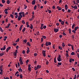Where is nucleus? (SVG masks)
Here are the masks:
<instances>
[{"label": "nucleus", "mask_w": 79, "mask_h": 79, "mask_svg": "<svg viewBox=\"0 0 79 79\" xmlns=\"http://www.w3.org/2000/svg\"><path fill=\"white\" fill-rule=\"evenodd\" d=\"M19 15L18 16V21H20L21 19V18L23 17V15H21V13H19Z\"/></svg>", "instance_id": "obj_1"}, {"label": "nucleus", "mask_w": 79, "mask_h": 79, "mask_svg": "<svg viewBox=\"0 0 79 79\" xmlns=\"http://www.w3.org/2000/svg\"><path fill=\"white\" fill-rule=\"evenodd\" d=\"M41 65H37L36 67L35 66L34 68L35 70H37L38 69H40L41 68Z\"/></svg>", "instance_id": "obj_2"}, {"label": "nucleus", "mask_w": 79, "mask_h": 79, "mask_svg": "<svg viewBox=\"0 0 79 79\" xmlns=\"http://www.w3.org/2000/svg\"><path fill=\"white\" fill-rule=\"evenodd\" d=\"M57 59L58 61L59 62H60L61 61H62L61 58V56H60V55H59V56L57 57Z\"/></svg>", "instance_id": "obj_3"}, {"label": "nucleus", "mask_w": 79, "mask_h": 79, "mask_svg": "<svg viewBox=\"0 0 79 79\" xmlns=\"http://www.w3.org/2000/svg\"><path fill=\"white\" fill-rule=\"evenodd\" d=\"M71 7L73 8H74L75 10H77V6L75 5L74 6H73L72 5L71 6Z\"/></svg>", "instance_id": "obj_4"}, {"label": "nucleus", "mask_w": 79, "mask_h": 79, "mask_svg": "<svg viewBox=\"0 0 79 79\" xmlns=\"http://www.w3.org/2000/svg\"><path fill=\"white\" fill-rule=\"evenodd\" d=\"M17 53H18V50H16L14 53V55L15 56H16L17 55Z\"/></svg>", "instance_id": "obj_5"}, {"label": "nucleus", "mask_w": 79, "mask_h": 79, "mask_svg": "<svg viewBox=\"0 0 79 79\" xmlns=\"http://www.w3.org/2000/svg\"><path fill=\"white\" fill-rule=\"evenodd\" d=\"M42 54L43 56H44V57H45V56H46L45 55V51H43L42 52Z\"/></svg>", "instance_id": "obj_6"}, {"label": "nucleus", "mask_w": 79, "mask_h": 79, "mask_svg": "<svg viewBox=\"0 0 79 79\" xmlns=\"http://www.w3.org/2000/svg\"><path fill=\"white\" fill-rule=\"evenodd\" d=\"M10 49H11V47H8V48H7L6 49V52H8L9 50H10Z\"/></svg>", "instance_id": "obj_7"}, {"label": "nucleus", "mask_w": 79, "mask_h": 79, "mask_svg": "<svg viewBox=\"0 0 79 79\" xmlns=\"http://www.w3.org/2000/svg\"><path fill=\"white\" fill-rule=\"evenodd\" d=\"M6 49V46H4L3 48H2L1 49V50H2V51H3V50H5Z\"/></svg>", "instance_id": "obj_8"}, {"label": "nucleus", "mask_w": 79, "mask_h": 79, "mask_svg": "<svg viewBox=\"0 0 79 79\" xmlns=\"http://www.w3.org/2000/svg\"><path fill=\"white\" fill-rule=\"evenodd\" d=\"M19 13H21V15L22 14L23 17H24V16H26V15H25V14H24V12H21Z\"/></svg>", "instance_id": "obj_9"}, {"label": "nucleus", "mask_w": 79, "mask_h": 79, "mask_svg": "<svg viewBox=\"0 0 79 79\" xmlns=\"http://www.w3.org/2000/svg\"><path fill=\"white\" fill-rule=\"evenodd\" d=\"M8 9H5L4 10V11L6 14H8Z\"/></svg>", "instance_id": "obj_10"}, {"label": "nucleus", "mask_w": 79, "mask_h": 79, "mask_svg": "<svg viewBox=\"0 0 79 79\" xmlns=\"http://www.w3.org/2000/svg\"><path fill=\"white\" fill-rule=\"evenodd\" d=\"M54 31L56 33V32H58V29H57L54 28Z\"/></svg>", "instance_id": "obj_11"}, {"label": "nucleus", "mask_w": 79, "mask_h": 79, "mask_svg": "<svg viewBox=\"0 0 79 79\" xmlns=\"http://www.w3.org/2000/svg\"><path fill=\"white\" fill-rule=\"evenodd\" d=\"M32 5H35V0H33L31 2Z\"/></svg>", "instance_id": "obj_12"}, {"label": "nucleus", "mask_w": 79, "mask_h": 79, "mask_svg": "<svg viewBox=\"0 0 79 79\" xmlns=\"http://www.w3.org/2000/svg\"><path fill=\"white\" fill-rule=\"evenodd\" d=\"M57 9H58V10L59 11H60V10H61V8L59 6H57Z\"/></svg>", "instance_id": "obj_13"}, {"label": "nucleus", "mask_w": 79, "mask_h": 79, "mask_svg": "<svg viewBox=\"0 0 79 79\" xmlns=\"http://www.w3.org/2000/svg\"><path fill=\"white\" fill-rule=\"evenodd\" d=\"M65 10H68V5H67V4H66L65 5Z\"/></svg>", "instance_id": "obj_14"}, {"label": "nucleus", "mask_w": 79, "mask_h": 79, "mask_svg": "<svg viewBox=\"0 0 79 79\" xmlns=\"http://www.w3.org/2000/svg\"><path fill=\"white\" fill-rule=\"evenodd\" d=\"M30 25L31 26L29 27V28H30L31 29H33V26L32 24H31Z\"/></svg>", "instance_id": "obj_15"}, {"label": "nucleus", "mask_w": 79, "mask_h": 79, "mask_svg": "<svg viewBox=\"0 0 79 79\" xmlns=\"http://www.w3.org/2000/svg\"><path fill=\"white\" fill-rule=\"evenodd\" d=\"M77 29H79V27H75L74 28V30L75 31H76Z\"/></svg>", "instance_id": "obj_16"}, {"label": "nucleus", "mask_w": 79, "mask_h": 79, "mask_svg": "<svg viewBox=\"0 0 79 79\" xmlns=\"http://www.w3.org/2000/svg\"><path fill=\"white\" fill-rule=\"evenodd\" d=\"M19 72H22V71H23V69L21 68V67H19Z\"/></svg>", "instance_id": "obj_17"}, {"label": "nucleus", "mask_w": 79, "mask_h": 79, "mask_svg": "<svg viewBox=\"0 0 79 79\" xmlns=\"http://www.w3.org/2000/svg\"><path fill=\"white\" fill-rule=\"evenodd\" d=\"M23 61V59L22 58V57H20L19 59V61Z\"/></svg>", "instance_id": "obj_18"}, {"label": "nucleus", "mask_w": 79, "mask_h": 79, "mask_svg": "<svg viewBox=\"0 0 79 79\" xmlns=\"http://www.w3.org/2000/svg\"><path fill=\"white\" fill-rule=\"evenodd\" d=\"M6 39H7V36H5L4 37V38L3 39L4 41H6Z\"/></svg>", "instance_id": "obj_19"}, {"label": "nucleus", "mask_w": 79, "mask_h": 79, "mask_svg": "<svg viewBox=\"0 0 79 79\" xmlns=\"http://www.w3.org/2000/svg\"><path fill=\"white\" fill-rule=\"evenodd\" d=\"M46 64H48L49 63V62L48 61V60H47V59H46Z\"/></svg>", "instance_id": "obj_20"}, {"label": "nucleus", "mask_w": 79, "mask_h": 79, "mask_svg": "<svg viewBox=\"0 0 79 79\" xmlns=\"http://www.w3.org/2000/svg\"><path fill=\"white\" fill-rule=\"evenodd\" d=\"M27 45L29 46V47H31V44H30V43H29V42H27Z\"/></svg>", "instance_id": "obj_21"}, {"label": "nucleus", "mask_w": 79, "mask_h": 79, "mask_svg": "<svg viewBox=\"0 0 79 79\" xmlns=\"http://www.w3.org/2000/svg\"><path fill=\"white\" fill-rule=\"evenodd\" d=\"M60 24H61L62 25H64V21H62L61 22H60Z\"/></svg>", "instance_id": "obj_22"}, {"label": "nucleus", "mask_w": 79, "mask_h": 79, "mask_svg": "<svg viewBox=\"0 0 79 79\" xmlns=\"http://www.w3.org/2000/svg\"><path fill=\"white\" fill-rule=\"evenodd\" d=\"M23 25H22L19 28V30L21 31V29H22V27H23Z\"/></svg>", "instance_id": "obj_23"}, {"label": "nucleus", "mask_w": 79, "mask_h": 79, "mask_svg": "<svg viewBox=\"0 0 79 79\" xmlns=\"http://www.w3.org/2000/svg\"><path fill=\"white\" fill-rule=\"evenodd\" d=\"M3 68V66H1L0 67V71H3V70H2V68Z\"/></svg>", "instance_id": "obj_24"}, {"label": "nucleus", "mask_w": 79, "mask_h": 79, "mask_svg": "<svg viewBox=\"0 0 79 79\" xmlns=\"http://www.w3.org/2000/svg\"><path fill=\"white\" fill-rule=\"evenodd\" d=\"M23 42L24 43H25V44H26V43H27V40H24L23 41Z\"/></svg>", "instance_id": "obj_25"}, {"label": "nucleus", "mask_w": 79, "mask_h": 79, "mask_svg": "<svg viewBox=\"0 0 79 79\" xmlns=\"http://www.w3.org/2000/svg\"><path fill=\"white\" fill-rule=\"evenodd\" d=\"M69 33L70 34H71V29H69Z\"/></svg>", "instance_id": "obj_26"}, {"label": "nucleus", "mask_w": 79, "mask_h": 79, "mask_svg": "<svg viewBox=\"0 0 79 79\" xmlns=\"http://www.w3.org/2000/svg\"><path fill=\"white\" fill-rule=\"evenodd\" d=\"M47 10L48 11V12L49 13H52V11L50 10H49V9H47Z\"/></svg>", "instance_id": "obj_27"}, {"label": "nucleus", "mask_w": 79, "mask_h": 79, "mask_svg": "<svg viewBox=\"0 0 79 79\" xmlns=\"http://www.w3.org/2000/svg\"><path fill=\"white\" fill-rule=\"evenodd\" d=\"M19 41V38H18L17 40L15 41V42H18Z\"/></svg>", "instance_id": "obj_28"}, {"label": "nucleus", "mask_w": 79, "mask_h": 79, "mask_svg": "<svg viewBox=\"0 0 79 79\" xmlns=\"http://www.w3.org/2000/svg\"><path fill=\"white\" fill-rule=\"evenodd\" d=\"M62 64V63L61 62H58V64L59 65V66H60V65H61Z\"/></svg>", "instance_id": "obj_29"}, {"label": "nucleus", "mask_w": 79, "mask_h": 79, "mask_svg": "<svg viewBox=\"0 0 79 79\" xmlns=\"http://www.w3.org/2000/svg\"><path fill=\"white\" fill-rule=\"evenodd\" d=\"M20 64H23V61H19Z\"/></svg>", "instance_id": "obj_30"}, {"label": "nucleus", "mask_w": 79, "mask_h": 79, "mask_svg": "<svg viewBox=\"0 0 79 79\" xmlns=\"http://www.w3.org/2000/svg\"><path fill=\"white\" fill-rule=\"evenodd\" d=\"M71 55H75V54L74 53V52H72L71 53Z\"/></svg>", "instance_id": "obj_31"}, {"label": "nucleus", "mask_w": 79, "mask_h": 79, "mask_svg": "<svg viewBox=\"0 0 79 79\" xmlns=\"http://www.w3.org/2000/svg\"><path fill=\"white\" fill-rule=\"evenodd\" d=\"M22 23H23V24H25V22L24 21V20H22Z\"/></svg>", "instance_id": "obj_32"}, {"label": "nucleus", "mask_w": 79, "mask_h": 79, "mask_svg": "<svg viewBox=\"0 0 79 79\" xmlns=\"http://www.w3.org/2000/svg\"><path fill=\"white\" fill-rule=\"evenodd\" d=\"M48 45H51L52 44V43H51V42H48Z\"/></svg>", "instance_id": "obj_33"}, {"label": "nucleus", "mask_w": 79, "mask_h": 79, "mask_svg": "<svg viewBox=\"0 0 79 79\" xmlns=\"http://www.w3.org/2000/svg\"><path fill=\"white\" fill-rule=\"evenodd\" d=\"M26 31V28L25 27H24L23 28V30H22V32H24V31Z\"/></svg>", "instance_id": "obj_34"}, {"label": "nucleus", "mask_w": 79, "mask_h": 79, "mask_svg": "<svg viewBox=\"0 0 79 79\" xmlns=\"http://www.w3.org/2000/svg\"><path fill=\"white\" fill-rule=\"evenodd\" d=\"M65 56H67V57H69V55L68 53H67L65 54Z\"/></svg>", "instance_id": "obj_35"}, {"label": "nucleus", "mask_w": 79, "mask_h": 79, "mask_svg": "<svg viewBox=\"0 0 79 79\" xmlns=\"http://www.w3.org/2000/svg\"><path fill=\"white\" fill-rule=\"evenodd\" d=\"M45 45H46V46H48V42H46V43H45Z\"/></svg>", "instance_id": "obj_36"}, {"label": "nucleus", "mask_w": 79, "mask_h": 79, "mask_svg": "<svg viewBox=\"0 0 79 79\" xmlns=\"http://www.w3.org/2000/svg\"><path fill=\"white\" fill-rule=\"evenodd\" d=\"M20 79H22V78H23V76L22 75V74L20 75Z\"/></svg>", "instance_id": "obj_37"}, {"label": "nucleus", "mask_w": 79, "mask_h": 79, "mask_svg": "<svg viewBox=\"0 0 79 79\" xmlns=\"http://www.w3.org/2000/svg\"><path fill=\"white\" fill-rule=\"evenodd\" d=\"M36 8H37V6L35 5L34 7V10H36Z\"/></svg>", "instance_id": "obj_38"}, {"label": "nucleus", "mask_w": 79, "mask_h": 79, "mask_svg": "<svg viewBox=\"0 0 79 79\" xmlns=\"http://www.w3.org/2000/svg\"><path fill=\"white\" fill-rule=\"evenodd\" d=\"M10 1L9 0H7V3L8 5H9L10 4Z\"/></svg>", "instance_id": "obj_39"}, {"label": "nucleus", "mask_w": 79, "mask_h": 79, "mask_svg": "<svg viewBox=\"0 0 79 79\" xmlns=\"http://www.w3.org/2000/svg\"><path fill=\"white\" fill-rule=\"evenodd\" d=\"M75 25H76L75 24H73L72 25V29H73V28H74V26H75Z\"/></svg>", "instance_id": "obj_40"}, {"label": "nucleus", "mask_w": 79, "mask_h": 79, "mask_svg": "<svg viewBox=\"0 0 79 79\" xmlns=\"http://www.w3.org/2000/svg\"><path fill=\"white\" fill-rule=\"evenodd\" d=\"M3 55H4V54H3V53H0V56H3Z\"/></svg>", "instance_id": "obj_41"}, {"label": "nucleus", "mask_w": 79, "mask_h": 79, "mask_svg": "<svg viewBox=\"0 0 79 79\" xmlns=\"http://www.w3.org/2000/svg\"><path fill=\"white\" fill-rule=\"evenodd\" d=\"M62 46L63 47H64V46H65V45H64V43H62Z\"/></svg>", "instance_id": "obj_42"}, {"label": "nucleus", "mask_w": 79, "mask_h": 79, "mask_svg": "<svg viewBox=\"0 0 79 79\" xmlns=\"http://www.w3.org/2000/svg\"><path fill=\"white\" fill-rule=\"evenodd\" d=\"M2 3H5V1L4 0H2Z\"/></svg>", "instance_id": "obj_43"}, {"label": "nucleus", "mask_w": 79, "mask_h": 79, "mask_svg": "<svg viewBox=\"0 0 79 79\" xmlns=\"http://www.w3.org/2000/svg\"><path fill=\"white\" fill-rule=\"evenodd\" d=\"M7 10H10L11 8L9 7H8L7 8Z\"/></svg>", "instance_id": "obj_44"}, {"label": "nucleus", "mask_w": 79, "mask_h": 79, "mask_svg": "<svg viewBox=\"0 0 79 79\" xmlns=\"http://www.w3.org/2000/svg\"><path fill=\"white\" fill-rule=\"evenodd\" d=\"M54 62L55 63H56V59H55V58L54 59Z\"/></svg>", "instance_id": "obj_45"}, {"label": "nucleus", "mask_w": 79, "mask_h": 79, "mask_svg": "<svg viewBox=\"0 0 79 79\" xmlns=\"http://www.w3.org/2000/svg\"><path fill=\"white\" fill-rule=\"evenodd\" d=\"M72 49V50H74V47L72 45H71Z\"/></svg>", "instance_id": "obj_46"}, {"label": "nucleus", "mask_w": 79, "mask_h": 79, "mask_svg": "<svg viewBox=\"0 0 79 79\" xmlns=\"http://www.w3.org/2000/svg\"><path fill=\"white\" fill-rule=\"evenodd\" d=\"M10 16L12 18H13V15L12 14L10 15Z\"/></svg>", "instance_id": "obj_47"}, {"label": "nucleus", "mask_w": 79, "mask_h": 79, "mask_svg": "<svg viewBox=\"0 0 79 79\" xmlns=\"http://www.w3.org/2000/svg\"><path fill=\"white\" fill-rule=\"evenodd\" d=\"M58 48L59 49H60V50H62V48L61 47L59 46Z\"/></svg>", "instance_id": "obj_48"}, {"label": "nucleus", "mask_w": 79, "mask_h": 79, "mask_svg": "<svg viewBox=\"0 0 79 79\" xmlns=\"http://www.w3.org/2000/svg\"><path fill=\"white\" fill-rule=\"evenodd\" d=\"M28 69L30 71H31V67L28 68Z\"/></svg>", "instance_id": "obj_49"}, {"label": "nucleus", "mask_w": 79, "mask_h": 79, "mask_svg": "<svg viewBox=\"0 0 79 79\" xmlns=\"http://www.w3.org/2000/svg\"><path fill=\"white\" fill-rule=\"evenodd\" d=\"M63 34L64 35H66V33H65L64 32H63Z\"/></svg>", "instance_id": "obj_50"}, {"label": "nucleus", "mask_w": 79, "mask_h": 79, "mask_svg": "<svg viewBox=\"0 0 79 79\" xmlns=\"http://www.w3.org/2000/svg\"><path fill=\"white\" fill-rule=\"evenodd\" d=\"M76 79V75H75L74 77L73 78V79Z\"/></svg>", "instance_id": "obj_51"}, {"label": "nucleus", "mask_w": 79, "mask_h": 79, "mask_svg": "<svg viewBox=\"0 0 79 79\" xmlns=\"http://www.w3.org/2000/svg\"><path fill=\"white\" fill-rule=\"evenodd\" d=\"M72 32H74V34H76V31H75V30H73Z\"/></svg>", "instance_id": "obj_52"}, {"label": "nucleus", "mask_w": 79, "mask_h": 79, "mask_svg": "<svg viewBox=\"0 0 79 79\" xmlns=\"http://www.w3.org/2000/svg\"><path fill=\"white\" fill-rule=\"evenodd\" d=\"M0 6L1 7H3V5L1 3H0Z\"/></svg>", "instance_id": "obj_53"}, {"label": "nucleus", "mask_w": 79, "mask_h": 79, "mask_svg": "<svg viewBox=\"0 0 79 79\" xmlns=\"http://www.w3.org/2000/svg\"><path fill=\"white\" fill-rule=\"evenodd\" d=\"M43 27L44 29H46V27H47L46 26L44 25L43 26Z\"/></svg>", "instance_id": "obj_54"}, {"label": "nucleus", "mask_w": 79, "mask_h": 79, "mask_svg": "<svg viewBox=\"0 0 79 79\" xmlns=\"http://www.w3.org/2000/svg\"><path fill=\"white\" fill-rule=\"evenodd\" d=\"M37 53H34V56H37Z\"/></svg>", "instance_id": "obj_55"}, {"label": "nucleus", "mask_w": 79, "mask_h": 79, "mask_svg": "<svg viewBox=\"0 0 79 79\" xmlns=\"http://www.w3.org/2000/svg\"><path fill=\"white\" fill-rule=\"evenodd\" d=\"M72 69L73 70V71H75V69L74 68H72Z\"/></svg>", "instance_id": "obj_56"}, {"label": "nucleus", "mask_w": 79, "mask_h": 79, "mask_svg": "<svg viewBox=\"0 0 79 79\" xmlns=\"http://www.w3.org/2000/svg\"><path fill=\"white\" fill-rule=\"evenodd\" d=\"M22 53H23V54H25V51L24 50H23L22 51Z\"/></svg>", "instance_id": "obj_57"}, {"label": "nucleus", "mask_w": 79, "mask_h": 79, "mask_svg": "<svg viewBox=\"0 0 79 79\" xmlns=\"http://www.w3.org/2000/svg\"><path fill=\"white\" fill-rule=\"evenodd\" d=\"M68 13H70V12H71V10H70V9H68Z\"/></svg>", "instance_id": "obj_58"}, {"label": "nucleus", "mask_w": 79, "mask_h": 79, "mask_svg": "<svg viewBox=\"0 0 79 79\" xmlns=\"http://www.w3.org/2000/svg\"><path fill=\"white\" fill-rule=\"evenodd\" d=\"M44 40V39H43V38H41V42H43Z\"/></svg>", "instance_id": "obj_59"}, {"label": "nucleus", "mask_w": 79, "mask_h": 79, "mask_svg": "<svg viewBox=\"0 0 79 79\" xmlns=\"http://www.w3.org/2000/svg\"><path fill=\"white\" fill-rule=\"evenodd\" d=\"M11 24H10V23H9L8 24V26H7V28H8L10 26V25Z\"/></svg>", "instance_id": "obj_60"}, {"label": "nucleus", "mask_w": 79, "mask_h": 79, "mask_svg": "<svg viewBox=\"0 0 79 79\" xmlns=\"http://www.w3.org/2000/svg\"><path fill=\"white\" fill-rule=\"evenodd\" d=\"M42 37L44 38V39H46V37L45 36L43 35Z\"/></svg>", "instance_id": "obj_61"}, {"label": "nucleus", "mask_w": 79, "mask_h": 79, "mask_svg": "<svg viewBox=\"0 0 79 79\" xmlns=\"http://www.w3.org/2000/svg\"><path fill=\"white\" fill-rule=\"evenodd\" d=\"M29 52V49H27V53H28Z\"/></svg>", "instance_id": "obj_62"}, {"label": "nucleus", "mask_w": 79, "mask_h": 79, "mask_svg": "<svg viewBox=\"0 0 79 79\" xmlns=\"http://www.w3.org/2000/svg\"><path fill=\"white\" fill-rule=\"evenodd\" d=\"M27 6H25V7H24V9H26V8H27Z\"/></svg>", "instance_id": "obj_63"}, {"label": "nucleus", "mask_w": 79, "mask_h": 79, "mask_svg": "<svg viewBox=\"0 0 79 79\" xmlns=\"http://www.w3.org/2000/svg\"><path fill=\"white\" fill-rule=\"evenodd\" d=\"M59 22H60V23H61L62 21V20H61L60 19H59Z\"/></svg>", "instance_id": "obj_64"}]
</instances>
